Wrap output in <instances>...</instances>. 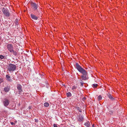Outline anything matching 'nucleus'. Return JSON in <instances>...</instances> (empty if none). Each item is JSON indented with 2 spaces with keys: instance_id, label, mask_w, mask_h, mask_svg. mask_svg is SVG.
Listing matches in <instances>:
<instances>
[{
  "instance_id": "obj_1",
  "label": "nucleus",
  "mask_w": 127,
  "mask_h": 127,
  "mask_svg": "<svg viewBox=\"0 0 127 127\" xmlns=\"http://www.w3.org/2000/svg\"><path fill=\"white\" fill-rule=\"evenodd\" d=\"M75 65L76 68L83 75L81 76V77L82 78L83 80H85L86 79V76L87 74L86 71L82 68L78 63H76Z\"/></svg>"
},
{
  "instance_id": "obj_2",
  "label": "nucleus",
  "mask_w": 127,
  "mask_h": 127,
  "mask_svg": "<svg viewBox=\"0 0 127 127\" xmlns=\"http://www.w3.org/2000/svg\"><path fill=\"white\" fill-rule=\"evenodd\" d=\"M16 66L15 65L10 63L7 66V70L10 72L16 70Z\"/></svg>"
},
{
  "instance_id": "obj_3",
  "label": "nucleus",
  "mask_w": 127,
  "mask_h": 127,
  "mask_svg": "<svg viewBox=\"0 0 127 127\" xmlns=\"http://www.w3.org/2000/svg\"><path fill=\"white\" fill-rule=\"evenodd\" d=\"M2 11L3 14L6 16H9L10 15V14L7 8H3L2 9Z\"/></svg>"
},
{
  "instance_id": "obj_4",
  "label": "nucleus",
  "mask_w": 127,
  "mask_h": 127,
  "mask_svg": "<svg viewBox=\"0 0 127 127\" xmlns=\"http://www.w3.org/2000/svg\"><path fill=\"white\" fill-rule=\"evenodd\" d=\"M7 48L9 51L10 53H12L13 50V45L11 44H8L7 45Z\"/></svg>"
},
{
  "instance_id": "obj_5",
  "label": "nucleus",
  "mask_w": 127,
  "mask_h": 127,
  "mask_svg": "<svg viewBox=\"0 0 127 127\" xmlns=\"http://www.w3.org/2000/svg\"><path fill=\"white\" fill-rule=\"evenodd\" d=\"M2 101L5 107H6L9 105L10 102L9 100L6 98L3 99L2 100Z\"/></svg>"
},
{
  "instance_id": "obj_6",
  "label": "nucleus",
  "mask_w": 127,
  "mask_h": 127,
  "mask_svg": "<svg viewBox=\"0 0 127 127\" xmlns=\"http://www.w3.org/2000/svg\"><path fill=\"white\" fill-rule=\"evenodd\" d=\"M17 88L19 91V94H21L20 93L22 91V86L20 84H18L17 86Z\"/></svg>"
},
{
  "instance_id": "obj_7",
  "label": "nucleus",
  "mask_w": 127,
  "mask_h": 127,
  "mask_svg": "<svg viewBox=\"0 0 127 127\" xmlns=\"http://www.w3.org/2000/svg\"><path fill=\"white\" fill-rule=\"evenodd\" d=\"M32 7H33V9L34 10H36L38 7V5H36L35 3H32Z\"/></svg>"
},
{
  "instance_id": "obj_8",
  "label": "nucleus",
  "mask_w": 127,
  "mask_h": 127,
  "mask_svg": "<svg viewBox=\"0 0 127 127\" xmlns=\"http://www.w3.org/2000/svg\"><path fill=\"white\" fill-rule=\"evenodd\" d=\"M84 125L87 127H90V123L89 121H87L85 123Z\"/></svg>"
},
{
  "instance_id": "obj_9",
  "label": "nucleus",
  "mask_w": 127,
  "mask_h": 127,
  "mask_svg": "<svg viewBox=\"0 0 127 127\" xmlns=\"http://www.w3.org/2000/svg\"><path fill=\"white\" fill-rule=\"evenodd\" d=\"M31 16L32 18L34 20H37L38 19V17L33 14L31 15Z\"/></svg>"
},
{
  "instance_id": "obj_10",
  "label": "nucleus",
  "mask_w": 127,
  "mask_h": 127,
  "mask_svg": "<svg viewBox=\"0 0 127 127\" xmlns=\"http://www.w3.org/2000/svg\"><path fill=\"white\" fill-rule=\"evenodd\" d=\"M66 95L68 97H69L71 96L72 94L70 92H68L66 94Z\"/></svg>"
},
{
  "instance_id": "obj_11",
  "label": "nucleus",
  "mask_w": 127,
  "mask_h": 127,
  "mask_svg": "<svg viewBox=\"0 0 127 127\" xmlns=\"http://www.w3.org/2000/svg\"><path fill=\"white\" fill-rule=\"evenodd\" d=\"M6 78L7 79L8 81H10L11 80L10 79V76L8 75H6Z\"/></svg>"
},
{
  "instance_id": "obj_12",
  "label": "nucleus",
  "mask_w": 127,
  "mask_h": 127,
  "mask_svg": "<svg viewBox=\"0 0 127 127\" xmlns=\"http://www.w3.org/2000/svg\"><path fill=\"white\" fill-rule=\"evenodd\" d=\"M102 96L101 95H99L97 98V99L98 100H100L102 99Z\"/></svg>"
},
{
  "instance_id": "obj_13",
  "label": "nucleus",
  "mask_w": 127,
  "mask_h": 127,
  "mask_svg": "<svg viewBox=\"0 0 127 127\" xmlns=\"http://www.w3.org/2000/svg\"><path fill=\"white\" fill-rule=\"evenodd\" d=\"M44 105L45 107H47L49 106V104L48 103L46 102L44 103Z\"/></svg>"
},
{
  "instance_id": "obj_14",
  "label": "nucleus",
  "mask_w": 127,
  "mask_h": 127,
  "mask_svg": "<svg viewBox=\"0 0 127 127\" xmlns=\"http://www.w3.org/2000/svg\"><path fill=\"white\" fill-rule=\"evenodd\" d=\"M77 88V87L76 86H73L72 87V90L73 91H75V90Z\"/></svg>"
},
{
  "instance_id": "obj_15",
  "label": "nucleus",
  "mask_w": 127,
  "mask_h": 127,
  "mask_svg": "<svg viewBox=\"0 0 127 127\" xmlns=\"http://www.w3.org/2000/svg\"><path fill=\"white\" fill-rule=\"evenodd\" d=\"M9 90V89L8 87H6L4 88V90L5 92H8Z\"/></svg>"
},
{
  "instance_id": "obj_16",
  "label": "nucleus",
  "mask_w": 127,
  "mask_h": 127,
  "mask_svg": "<svg viewBox=\"0 0 127 127\" xmlns=\"http://www.w3.org/2000/svg\"><path fill=\"white\" fill-rule=\"evenodd\" d=\"M12 53H13V55L15 56L17 55V52L16 51H14V50H13V51L12 52Z\"/></svg>"
},
{
  "instance_id": "obj_17",
  "label": "nucleus",
  "mask_w": 127,
  "mask_h": 127,
  "mask_svg": "<svg viewBox=\"0 0 127 127\" xmlns=\"http://www.w3.org/2000/svg\"><path fill=\"white\" fill-rule=\"evenodd\" d=\"M97 85L96 84H94L93 85V87L94 88H96L97 86Z\"/></svg>"
},
{
  "instance_id": "obj_18",
  "label": "nucleus",
  "mask_w": 127,
  "mask_h": 127,
  "mask_svg": "<svg viewBox=\"0 0 127 127\" xmlns=\"http://www.w3.org/2000/svg\"><path fill=\"white\" fill-rule=\"evenodd\" d=\"M0 58L1 59H2L4 58V56L2 55H0Z\"/></svg>"
},
{
  "instance_id": "obj_19",
  "label": "nucleus",
  "mask_w": 127,
  "mask_h": 127,
  "mask_svg": "<svg viewBox=\"0 0 127 127\" xmlns=\"http://www.w3.org/2000/svg\"><path fill=\"white\" fill-rule=\"evenodd\" d=\"M2 81V79L0 78V83H1Z\"/></svg>"
},
{
  "instance_id": "obj_20",
  "label": "nucleus",
  "mask_w": 127,
  "mask_h": 127,
  "mask_svg": "<svg viewBox=\"0 0 127 127\" xmlns=\"http://www.w3.org/2000/svg\"><path fill=\"white\" fill-rule=\"evenodd\" d=\"M53 126L54 127H58L57 126V125L55 124H54Z\"/></svg>"
},
{
  "instance_id": "obj_21",
  "label": "nucleus",
  "mask_w": 127,
  "mask_h": 127,
  "mask_svg": "<svg viewBox=\"0 0 127 127\" xmlns=\"http://www.w3.org/2000/svg\"><path fill=\"white\" fill-rule=\"evenodd\" d=\"M96 125L95 126L94 124L92 125V127H97L96 126Z\"/></svg>"
},
{
  "instance_id": "obj_22",
  "label": "nucleus",
  "mask_w": 127,
  "mask_h": 127,
  "mask_svg": "<svg viewBox=\"0 0 127 127\" xmlns=\"http://www.w3.org/2000/svg\"><path fill=\"white\" fill-rule=\"evenodd\" d=\"M10 123H11V124L12 125H15V124L13 122H11Z\"/></svg>"
},
{
  "instance_id": "obj_23",
  "label": "nucleus",
  "mask_w": 127,
  "mask_h": 127,
  "mask_svg": "<svg viewBox=\"0 0 127 127\" xmlns=\"http://www.w3.org/2000/svg\"><path fill=\"white\" fill-rule=\"evenodd\" d=\"M80 83H81V86H83V83L82 82H80Z\"/></svg>"
}]
</instances>
